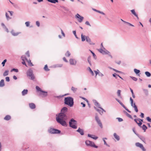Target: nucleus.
Instances as JSON below:
<instances>
[{
	"label": "nucleus",
	"mask_w": 151,
	"mask_h": 151,
	"mask_svg": "<svg viewBox=\"0 0 151 151\" xmlns=\"http://www.w3.org/2000/svg\"><path fill=\"white\" fill-rule=\"evenodd\" d=\"M85 24L86 25H88V26H90V27L91 26V24H90V23H89V22L88 21H86L85 22Z\"/></svg>",
	"instance_id": "nucleus-60"
},
{
	"label": "nucleus",
	"mask_w": 151,
	"mask_h": 151,
	"mask_svg": "<svg viewBox=\"0 0 151 151\" xmlns=\"http://www.w3.org/2000/svg\"><path fill=\"white\" fill-rule=\"evenodd\" d=\"M140 116L142 118L144 117V114L143 113H141Z\"/></svg>",
	"instance_id": "nucleus-59"
},
{
	"label": "nucleus",
	"mask_w": 151,
	"mask_h": 151,
	"mask_svg": "<svg viewBox=\"0 0 151 151\" xmlns=\"http://www.w3.org/2000/svg\"><path fill=\"white\" fill-rule=\"evenodd\" d=\"M95 105L98 108L100 109L101 110L104 111V112H106L105 110L100 106V104L97 102L96 101L95 102Z\"/></svg>",
	"instance_id": "nucleus-12"
},
{
	"label": "nucleus",
	"mask_w": 151,
	"mask_h": 151,
	"mask_svg": "<svg viewBox=\"0 0 151 151\" xmlns=\"http://www.w3.org/2000/svg\"><path fill=\"white\" fill-rule=\"evenodd\" d=\"M139 121V122H138L137 123V124H138V125L140 127L141 125L142 124V122H141L140 121Z\"/></svg>",
	"instance_id": "nucleus-64"
},
{
	"label": "nucleus",
	"mask_w": 151,
	"mask_h": 151,
	"mask_svg": "<svg viewBox=\"0 0 151 151\" xmlns=\"http://www.w3.org/2000/svg\"><path fill=\"white\" fill-rule=\"evenodd\" d=\"M121 91L120 90H118L117 91V94L118 96H119L120 98H122V97L121 95Z\"/></svg>",
	"instance_id": "nucleus-29"
},
{
	"label": "nucleus",
	"mask_w": 151,
	"mask_h": 151,
	"mask_svg": "<svg viewBox=\"0 0 151 151\" xmlns=\"http://www.w3.org/2000/svg\"><path fill=\"white\" fill-rule=\"evenodd\" d=\"M36 88L37 91H40L41 92H42V91H43L38 86H36Z\"/></svg>",
	"instance_id": "nucleus-35"
},
{
	"label": "nucleus",
	"mask_w": 151,
	"mask_h": 151,
	"mask_svg": "<svg viewBox=\"0 0 151 151\" xmlns=\"http://www.w3.org/2000/svg\"><path fill=\"white\" fill-rule=\"evenodd\" d=\"M75 18L77 19L78 21L79 22H81L83 19V17L81 16L79 14H77L75 16Z\"/></svg>",
	"instance_id": "nucleus-9"
},
{
	"label": "nucleus",
	"mask_w": 151,
	"mask_h": 151,
	"mask_svg": "<svg viewBox=\"0 0 151 151\" xmlns=\"http://www.w3.org/2000/svg\"><path fill=\"white\" fill-rule=\"evenodd\" d=\"M131 12L132 14L136 17L138 19H139L137 14L136 13L135 10H131Z\"/></svg>",
	"instance_id": "nucleus-21"
},
{
	"label": "nucleus",
	"mask_w": 151,
	"mask_h": 151,
	"mask_svg": "<svg viewBox=\"0 0 151 151\" xmlns=\"http://www.w3.org/2000/svg\"><path fill=\"white\" fill-rule=\"evenodd\" d=\"M109 53L110 52L107 50L106 51L104 50L102 54L103 55L109 54Z\"/></svg>",
	"instance_id": "nucleus-36"
},
{
	"label": "nucleus",
	"mask_w": 151,
	"mask_h": 151,
	"mask_svg": "<svg viewBox=\"0 0 151 151\" xmlns=\"http://www.w3.org/2000/svg\"><path fill=\"white\" fill-rule=\"evenodd\" d=\"M29 106L30 108L31 109H34L36 107L35 105L33 103H29Z\"/></svg>",
	"instance_id": "nucleus-17"
},
{
	"label": "nucleus",
	"mask_w": 151,
	"mask_h": 151,
	"mask_svg": "<svg viewBox=\"0 0 151 151\" xmlns=\"http://www.w3.org/2000/svg\"><path fill=\"white\" fill-rule=\"evenodd\" d=\"M4 81L3 79H2L0 81V87H3L4 86Z\"/></svg>",
	"instance_id": "nucleus-22"
},
{
	"label": "nucleus",
	"mask_w": 151,
	"mask_h": 151,
	"mask_svg": "<svg viewBox=\"0 0 151 151\" xmlns=\"http://www.w3.org/2000/svg\"><path fill=\"white\" fill-rule=\"evenodd\" d=\"M94 72L95 73L96 76H97L98 74H99V70H97V71H94Z\"/></svg>",
	"instance_id": "nucleus-55"
},
{
	"label": "nucleus",
	"mask_w": 151,
	"mask_h": 151,
	"mask_svg": "<svg viewBox=\"0 0 151 151\" xmlns=\"http://www.w3.org/2000/svg\"><path fill=\"white\" fill-rule=\"evenodd\" d=\"M91 57L90 56H89L88 58V61L90 64V65H92L91 63Z\"/></svg>",
	"instance_id": "nucleus-37"
},
{
	"label": "nucleus",
	"mask_w": 151,
	"mask_h": 151,
	"mask_svg": "<svg viewBox=\"0 0 151 151\" xmlns=\"http://www.w3.org/2000/svg\"><path fill=\"white\" fill-rule=\"evenodd\" d=\"M6 80L7 82H9L10 81L9 78V77H6Z\"/></svg>",
	"instance_id": "nucleus-61"
},
{
	"label": "nucleus",
	"mask_w": 151,
	"mask_h": 151,
	"mask_svg": "<svg viewBox=\"0 0 151 151\" xmlns=\"http://www.w3.org/2000/svg\"><path fill=\"white\" fill-rule=\"evenodd\" d=\"M145 74L148 77H150L151 76V73L149 72L146 71L145 72Z\"/></svg>",
	"instance_id": "nucleus-33"
},
{
	"label": "nucleus",
	"mask_w": 151,
	"mask_h": 151,
	"mask_svg": "<svg viewBox=\"0 0 151 151\" xmlns=\"http://www.w3.org/2000/svg\"><path fill=\"white\" fill-rule=\"evenodd\" d=\"M11 118V116L9 115H6L5 117L4 118V119L6 120H9Z\"/></svg>",
	"instance_id": "nucleus-23"
},
{
	"label": "nucleus",
	"mask_w": 151,
	"mask_h": 151,
	"mask_svg": "<svg viewBox=\"0 0 151 151\" xmlns=\"http://www.w3.org/2000/svg\"><path fill=\"white\" fill-rule=\"evenodd\" d=\"M95 119L99 127L101 128H103L102 124L99 119L97 114H96L95 116Z\"/></svg>",
	"instance_id": "nucleus-6"
},
{
	"label": "nucleus",
	"mask_w": 151,
	"mask_h": 151,
	"mask_svg": "<svg viewBox=\"0 0 151 151\" xmlns=\"http://www.w3.org/2000/svg\"><path fill=\"white\" fill-rule=\"evenodd\" d=\"M70 64L72 65H75L77 63V61L73 59H70L69 60Z\"/></svg>",
	"instance_id": "nucleus-11"
},
{
	"label": "nucleus",
	"mask_w": 151,
	"mask_h": 151,
	"mask_svg": "<svg viewBox=\"0 0 151 151\" xmlns=\"http://www.w3.org/2000/svg\"><path fill=\"white\" fill-rule=\"evenodd\" d=\"M8 12L11 16L13 14V12L12 11H8Z\"/></svg>",
	"instance_id": "nucleus-58"
},
{
	"label": "nucleus",
	"mask_w": 151,
	"mask_h": 151,
	"mask_svg": "<svg viewBox=\"0 0 151 151\" xmlns=\"http://www.w3.org/2000/svg\"><path fill=\"white\" fill-rule=\"evenodd\" d=\"M9 71L8 70H6L3 73V76H6L8 75Z\"/></svg>",
	"instance_id": "nucleus-32"
},
{
	"label": "nucleus",
	"mask_w": 151,
	"mask_h": 151,
	"mask_svg": "<svg viewBox=\"0 0 151 151\" xmlns=\"http://www.w3.org/2000/svg\"><path fill=\"white\" fill-rule=\"evenodd\" d=\"M11 33H12V35L14 36H17L19 34L21 33L20 32H18L17 33H15L14 32L13 30H12L11 31Z\"/></svg>",
	"instance_id": "nucleus-18"
},
{
	"label": "nucleus",
	"mask_w": 151,
	"mask_h": 151,
	"mask_svg": "<svg viewBox=\"0 0 151 151\" xmlns=\"http://www.w3.org/2000/svg\"><path fill=\"white\" fill-rule=\"evenodd\" d=\"M7 61L6 59H5L4 60V61L2 62L1 64L3 66H4L5 65V63Z\"/></svg>",
	"instance_id": "nucleus-45"
},
{
	"label": "nucleus",
	"mask_w": 151,
	"mask_h": 151,
	"mask_svg": "<svg viewBox=\"0 0 151 151\" xmlns=\"http://www.w3.org/2000/svg\"><path fill=\"white\" fill-rule=\"evenodd\" d=\"M28 91L27 89H24L22 92V95L24 96L27 94V93Z\"/></svg>",
	"instance_id": "nucleus-19"
},
{
	"label": "nucleus",
	"mask_w": 151,
	"mask_h": 151,
	"mask_svg": "<svg viewBox=\"0 0 151 151\" xmlns=\"http://www.w3.org/2000/svg\"><path fill=\"white\" fill-rule=\"evenodd\" d=\"M103 141H104V144L106 145L107 146L109 147V145L107 144V143H106V141H105V140L104 139H103Z\"/></svg>",
	"instance_id": "nucleus-56"
},
{
	"label": "nucleus",
	"mask_w": 151,
	"mask_h": 151,
	"mask_svg": "<svg viewBox=\"0 0 151 151\" xmlns=\"http://www.w3.org/2000/svg\"><path fill=\"white\" fill-rule=\"evenodd\" d=\"M130 101L131 102V106L134 108V110L136 112H138V111L137 107L135 105V103H133V101L131 97H130Z\"/></svg>",
	"instance_id": "nucleus-7"
},
{
	"label": "nucleus",
	"mask_w": 151,
	"mask_h": 151,
	"mask_svg": "<svg viewBox=\"0 0 151 151\" xmlns=\"http://www.w3.org/2000/svg\"><path fill=\"white\" fill-rule=\"evenodd\" d=\"M138 136L141 140L145 143V138L144 137L142 136H139V135Z\"/></svg>",
	"instance_id": "nucleus-25"
},
{
	"label": "nucleus",
	"mask_w": 151,
	"mask_h": 151,
	"mask_svg": "<svg viewBox=\"0 0 151 151\" xmlns=\"http://www.w3.org/2000/svg\"><path fill=\"white\" fill-rule=\"evenodd\" d=\"M116 119H118V121L119 122H121L123 121V119L120 118H117Z\"/></svg>",
	"instance_id": "nucleus-57"
},
{
	"label": "nucleus",
	"mask_w": 151,
	"mask_h": 151,
	"mask_svg": "<svg viewBox=\"0 0 151 151\" xmlns=\"http://www.w3.org/2000/svg\"><path fill=\"white\" fill-rule=\"evenodd\" d=\"M12 71H14L16 72H18V70L17 69H15V68H13L11 70V72H12Z\"/></svg>",
	"instance_id": "nucleus-51"
},
{
	"label": "nucleus",
	"mask_w": 151,
	"mask_h": 151,
	"mask_svg": "<svg viewBox=\"0 0 151 151\" xmlns=\"http://www.w3.org/2000/svg\"><path fill=\"white\" fill-rule=\"evenodd\" d=\"M29 76L30 77V79L32 80H34V79L35 78V77L34 76V74L33 73L32 75H30V76Z\"/></svg>",
	"instance_id": "nucleus-31"
},
{
	"label": "nucleus",
	"mask_w": 151,
	"mask_h": 151,
	"mask_svg": "<svg viewBox=\"0 0 151 151\" xmlns=\"http://www.w3.org/2000/svg\"><path fill=\"white\" fill-rule=\"evenodd\" d=\"M135 145L137 147L140 148L142 151H146V149L144 147L142 144L137 142L135 143Z\"/></svg>",
	"instance_id": "nucleus-8"
},
{
	"label": "nucleus",
	"mask_w": 151,
	"mask_h": 151,
	"mask_svg": "<svg viewBox=\"0 0 151 151\" xmlns=\"http://www.w3.org/2000/svg\"><path fill=\"white\" fill-rule=\"evenodd\" d=\"M9 13L8 12H6V18L7 19H10V18L9 17Z\"/></svg>",
	"instance_id": "nucleus-47"
},
{
	"label": "nucleus",
	"mask_w": 151,
	"mask_h": 151,
	"mask_svg": "<svg viewBox=\"0 0 151 151\" xmlns=\"http://www.w3.org/2000/svg\"><path fill=\"white\" fill-rule=\"evenodd\" d=\"M88 70H89V72L91 73V75L93 76L94 75V73L93 72V71L91 70V68L89 67L88 68Z\"/></svg>",
	"instance_id": "nucleus-39"
},
{
	"label": "nucleus",
	"mask_w": 151,
	"mask_h": 151,
	"mask_svg": "<svg viewBox=\"0 0 151 151\" xmlns=\"http://www.w3.org/2000/svg\"><path fill=\"white\" fill-rule=\"evenodd\" d=\"M143 90L144 93L146 96H147L148 95V92L147 90L146 89H143Z\"/></svg>",
	"instance_id": "nucleus-30"
},
{
	"label": "nucleus",
	"mask_w": 151,
	"mask_h": 151,
	"mask_svg": "<svg viewBox=\"0 0 151 151\" xmlns=\"http://www.w3.org/2000/svg\"><path fill=\"white\" fill-rule=\"evenodd\" d=\"M114 136L115 138L117 140L119 141L120 139L119 136L116 133L114 134Z\"/></svg>",
	"instance_id": "nucleus-20"
},
{
	"label": "nucleus",
	"mask_w": 151,
	"mask_h": 151,
	"mask_svg": "<svg viewBox=\"0 0 151 151\" xmlns=\"http://www.w3.org/2000/svg\"><path fill=\"white\" fill-rule=\"evenodd\" d=\"M68 108L64 107L60 111V112L56 115V119L57 122L63 126H66L67 124L65 122L68 119L67 115Z\"/></svg>",
	"instance_id": "nucleus-1"
},
{
	"label": "nucleus",
	"mask_w": 151,
	"mask_h": 151,
	"mask_svg": "<svg viewBox=\"0 0 151 151\" xmlns=\"http://www.w3.org/2000/svg\"><path fill=\"white\" fill-rule=\"evenodd\" d=\"M86 36H84L83 35V34H82L81 35V40L82 42H84L85 41L86 39Z\"/></svg>",
	"instance_id": "nucleus-28"
},
{
	"label": "nucleus",
	"mask_w": 151,
	"mask_h": 151,
	"mask_svg": "<svg viewBox=\"0 0 151 151\" xmlns=\"http://www.w3.org/2000/svg\"><path fill=\"white\" fill-rule=\"evenodd\" d=\"M88 137H91L95 140H96L98 138V137H96L95 135L90 134H88Z\"/></svg>",
	"instance_id": "nucleus-13"
},
{
	"label": "nucleus",
	"mask_w": 151,
	"mask_h": 151,
	"mask_svg": "<svg viewBox=\"0 0 151 151\" xmlns=\"http://www.w3.org/2000/svg\"><path fill=\"white\" fill-rule=\"evenodd\" d=\"M29 24L30 22H27L25 23V24L27 27H28L29 26Z\"/></svg>",
	"instance_id": "nucleus-50"
},
{
	"label": "nucleus",
	"mask_w": 151,
	"mask_h": 151,
	"mask_svg": "<svg viewBox=\"0 0 151 151\" xmlns=\"http://www.w3.org/2000/svg\"><path fill=\"white\" fill-rule=\"evenodd\" d=\"M21 58H22V60L23 61V62H22V64H23V65H25L26 66V64L25 62L24 61V59L23 58V57L22 56L21 57Z\"/></svg>",
	"instance_id": "nucleus-46"
},
{
	"label": "nucleus",
	"mask_w": 151,
	"mask_h": 151,
	"mask_svg": "<svg viewBox=\"0 0 151 151\" xmlns=\"http://www.w3.org/2000/svg\"><path fill=\"white\" fill-rule=\"evenodd\" d=\"M126 23L127 24L129 25V26H132V27L134 26L133 25H132V24L131 23H129L128 22H127Z\"/></svg>",
	"instance_id": "nucleus-63"
},
{
	"label": "nucleus",
	"mask_w": 151,
	"mask_h": 151,
	"mask_svg": "<svg viewBox=\"0 0 151 151\" xmlns=\"http://www.w3.org/2000/svg\"><path fill=\"white\" fill-rule=\"evenodd\" d=\"M98 50L99 52H100L102 54L104 50L102 49V48H101L99 49H98Z\"/></svg>",
	"instance_id": "nucleus-53"
},
{
	"label": "nucleus",
	"mask_w": 151,
	"mask_h": 151,
	"mask_svg": "<svg viewBox=\"0 0 151 151\" xmlns=\"http://www.w3.org/2000/svg\"><path fill=\"white\" fill-rule=\"evenodd\" d=\"M48 132L52 134H59L60 133V131L53 128H50L48 130Z\"/></svg>",
	"instance_id": "nucleus-5"
},
{
	"label": "nucleus",
	"mask_w": 151,
	"mask_h": 151,
	"mask_svg": "<svg viewBox=\"0 0 151 151\" xmlns=\"http://www.w3.org/2000/svg\"><path fill=\"white\" fill-rule=\"evenodd\" d=\"M125 112H126V115L127 116H128L130 118H132V116L130 115L129 114H128L125 111H124Z\"/></svg>",
	"instance_id": "nucleus-49"
},
{
	"label": "nucleus",
	"mask_w": 151,
	"mask_h": 151,
	"mask_svg": "<svg viewBox=\"0 0 151 151\" xmlns=\"http://www.w3.org/2000/svg\"><path fill=\"white\" fill-rule=\"evenodd\" d=\"M130 77L134 81H136L137 80V79L136 78L131 76Z\"/></svg>",
	"instance_id": "nucleus-54"
},
{
	"label": "nucleus",
	"mask_w": 151,
	"mask_h": 151,
	"mask_svg": "<svg viewBox=\"0 0 151 151\" xmlns=\"http://www.w3.org/2000/svg\"><path fill=\"white\" fill-rule=\"evenodd\" d=\"M48 1L52 3H55L56 2H58V0H47Z\"/></svg>",
	"instance_id": "nucleus-26"
},
{
	"label": "nucleus",
	"mask_w": 151,
	"mask_h": 151,
	"mask_svg": "<svg viewBox=\"0 0 151 151\" xmlns=\"http://www.w3.org/2000/svg\"><path fill=\"white\" fill-rule=\"evenodd\" d=\"M64 104L68 105L70 107L73 106L74 104L73 98L70 97L65 98Z\"/></svg>",
	"instance_id": "nucleus-2"
},
{
	"label": "nucleus",
	"mask_w": 151,
	"mask_h": 151,
	"mask_svg": "<svg viewBox=\"0 0 151 151\" xmlns=\"http://www.w3.org/2000/svg\"><path fill=\"white\" fill-rule=\"evenodd\" d=\"M71 89L74 93H75L76 91L77 90V88H75L74 87L72 86L71 87Z\"/></svg>",
	"instance_id": "nucleus-41"
},
{
	"label": "nucleus",
	"mask_w": 151,
	"mask_h": 151,
	"mask_svg": "<svg viewBox=\"0 0 151 151\" xmlns=\"http://www.w3.org/2000/svg\"><path fill=\"white\" fill-rule=\"evenodd\" d=\"M44 69L46 71H48L50 70L49 69H48V66L47 65H46L44 67Z\"/></svg>",
	"instance_id": "nucleus-40"
},
{
	"label": "nucleus",
	"mask_w": 151,
	"mask_h": 151,
	"mask_svg": "<svg viewBox=\"0 0 151 151\" xmlns=\"http://www.w3.org/2000/svg\"><path fill=\"white\" fill-rule=\"evenodd\" d=\"M86 41L90 45H94L95 44L91 42V39L90 38L89 36H86Z\"/></svg>",
	"instance_id": "nucleus-10"
},
{
	"label": "nucleus",
	"mask_w": 151,
	"mask_h": 151,
	"mask_svg": "<svg viewBox=\"0 0 151 151\" xmlns=\"http://www.w3.org/2000/svg\"><path fill=\"white\" fill-rule=\"evenodd\" d=\"M85 143L87 146H89L96 148H97L98 147V146L96 145L94 143L91 141L87 140L86 141Z\"/></svg>",
	"instance_id": "nucleus-4"
},
{
	"label": "nucleus",
	"mask_w": 151,
	"mask_h": 151,
	"mask_svg": "<svg viewBox=\"0 0 151 151\" xmlns=\"http://www.w3.org/2000/svg\"><path fill=\"white\" fill-rule=\"evenodd\" d=\"M142 129L144 131V132H145L146 129H147V127L145 125L143 124L142 126Z\"/></svg>",
	"instance_id": "nucleus-38"
},
{
	"label": "nucleus",
	"mask_w": 151,
	"mask_h": 151,
	"mask_svg": "<svg viewBox=\"0 0 151 151\" xmlns=\"http://www.w3.org/2000/svg\"><path fill=\"white\" fill-rule=\"evenodd\" d=\"M94 108L100 114H101V115H102V114H103V112H104V111H103L102 110H101L98 109H97V108L95 107H94Z\"/></svg>",
	"instance_id": "nucleus-15"
},
{
	"label": "nucleus",
	"mask_w": 151,
	"mask_h": 151,
	"mask_svg": "<svg viewBox=\"0 0 151 151\" xmlns=\"http://www.w3.org/2000/svg\"><path fill=\"white\" fill-rule=\"evenodd\" d=\"M146 119L148 122H151V119L149 117H147Z\"/></svg>",
	"instance_id": "nucleus-52"
},
{
	"label": "nucleus",
	"mask_w": 151,
	"mask_h": 151,
	"mask_svg": "<svg viewBox=\"0 0 151 151\" xmlns=\"http://www.w3.org/2000/svg\"><path fill=\"white\" fill-rule=\"evenodd\" d=\"M70 55V53L68 51H67L65 54V55L67 57H69Z\"/></svg>",
	"instance_id": "nucleus-43"
},
{
	"label": "nucleus",
	"mask_w": 151,
	"mask_h": 151,
	"mask_svg": "<svg viewBox=\"0 0 151 151\" xmlns=\"http://www.w3.org/2000/svg\"><path fill=\"white\" fill-rule=\"evenodd\" d=\"M24 58L25 60L27 61L28 63L30 64V65L31 66H32L33 65L32 63L31 62V60H28L27 59L26 57H24Z\"/></svg>",
	"instance_id": "nucleus-27"
},
{
	"label": "nucleus",
	"mask_w": 151,
	"mask_h": 151,
	"mask_svg": "<svg viewBox=\"0 0 151 151\" xmlns=\"http://www.w3.org/2000/svg\"><path fill=\"white\" fill-rule=\"evenodd\" d=\"M134 72H135V73L136 74H138V73H139L140 72V71L139 70H137L136 69H134Z\"/></svg>",
	"instance_id": "nucleus-34"
},
{
	"label": "nucleus",
	"mask_w": 151,
	"mask_h": 151,
	"mask_svg": "<svg viewBox=\"0 0 151 151\" xmlns=\"http://www.w3.org/2000/svg\"><path fill=\"white\" fill-rule=\"evenodd\" d=\"M94 11H96V12H98L99 13L103 15H105V14L102 12L100 11L99 10H94Z\"/></svg>",
	"instance_id": "nucleus-42"
},
{
	"label": "nucleus",
	"mask_w": 151,
	"mask_h": 151,
	"mask_svg": "<svg viewBox=\"0 0 151 151\" xmlns=\"http://www.w3.org/2000/svg\"><path fill=\"white\" fill-rule=\"evenodd\" d=\"M33 71L31 69H29L27 73V76H30V75H32L33 74Z\"/></svg>",
	"instance_id": "nucleus-16"
},
{
	"label": "nucleus",
	"mask_w": 151,
	"mask_h": 151,
	"mask_svg": "<svg viewBox=\"0 0 151 151\" xmlns=\"http://www.w3.org/2000/svg\"><path fill=\"white\" fill-rule=\"evenodd\" d=\"M40 94L44 96H46L47 95V92L43 91Z\"/></svg>",
	"instance_id": "nucleus-24"
},
{
	"label": "nucleus",
	"mask_w": 151,
	"mask_h": 151,
	"mask_svg": "<svg viewBox=\"0 0 151 151\" xmlns=\"http://www.w3.org/2000/svg\"><path fill=\"white\" fill-rule=\"evenodd\" d=\"M61 34H62L63 36L64 37H65V34H64V32L63 31V30L61 29Z\"/></svg>",
	"instance_id": "nucleus-62"
},
{
	"label": "nucleus",
	"mask_w": 151,
	"mask_h": 151,
	"mask_svg": "<svg viewBox=\"0 0 151 151\" xmlns=\"http://www.w3.org/2000/svg\"><path fill=\"white\" fill-rule=\"evenodd\" d=\"M76 124L77 121L73 118L71 119L69 122V126L73 129L77 128Z\"/></svg>",
	"instance_id": "nucleus-3"
},
{
	"label": "nucleus",
	"mask_w": 151,
	"mask_h": 151,
	"mask_svg": "<svg viewBox=\"0 0 151 151\" xmlns=\"http://www.w3.org/2000/svg\"><path fill=\"white\" fill-rule=\"evenodd\" d=\"M73 33L75 37L77 39H78V37H77V35H76V32L75 31H73Z\"/></svg>",
	"instance_id": "nucleus-48"
},
{
	"label": "nucleus",
	"mask_w": 151,
	"mask_h": 151,
	"mask_svg": "<svg viewBox=\"0 0 151 151\" xmlns=\"http://www.w3.org/2000/svg\"><path fill=\"white\" fill-rule=\"evenodd\" d=\"M90 51L91 52V53H92V54L93 55V58H94V59H96V58H97V57H96V55H95V54L92 51H91V50H90Z\"/></svg>",
	"instance_id": "nucleus-44"
},
{
	"label": "nucleus",
	"mask_w": 151,
	"mask_h": 151,
	"mask_svg": "<svg viewBox=\"0 0 151 151\" xmlns=\"http://www.w3.org/2000/svg\"><path fill=\"white\" fill-rule=\"evenodd\" d=\"M76 131L79 132L81 135H83L84 134V131L83 129L79 128Z\"/></svg>",
	"instance_id": "nucleus-14"
}]
</instances>
